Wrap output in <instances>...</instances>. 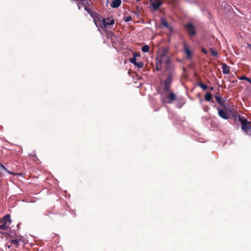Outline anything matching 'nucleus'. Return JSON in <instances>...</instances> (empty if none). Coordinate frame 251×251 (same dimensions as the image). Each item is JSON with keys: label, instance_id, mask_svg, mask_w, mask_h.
Instances as JSON below:
<instances>
[{"label": "nucleus", "instance_id": "nucleus-1", "mask_svg": "<svg viewBox=\"0 0 251 251\" xmlns=\"http://www.w3.org/2000/svg\"><path fill=\"white\" fill-rule=\"evenodd\" d=\"M241 123V128L248 135H251V123L247 121L246 119L242 118H239Z\"/></svg>", "mask_w": 251, "mask_h": 251}, {"label": "nucleus", "instance_id": "nucleus-2", "mask_svg": "<svg viewBox=\"0 0 251 251\" xmlns=\"http://www.w3.org/2000/svg\"><path fill=\"white\" fill-rule=\"evenodd\" d=\"M115 23V21L113 18L111 17H107L106 18H101V22L99 23L101 24L100 26L102 29L106 28L108 25H113Z\"/></svg>", "mask_w": 251, "mask_h": 251}, {"label": "nucleus", "instance_id": "nucleus-3", "mask_svg": "<svg viewBox=\"0 0 251 251\" xmlns=\"http://www.w3.org/2000/svg\"><path fill=\"white\" fill-rule=\"evenodd\" d=\"M11 223V220L9 215L5 216L3 218L2 223L0 225V229L6 230L8 227Z\"/></svg>", "mask_w": 251, "mask_h": 251}, {"label": "nucleus", "instance_id": "nucleus-4", "mask_svg": "<svg viewBox=\"0 0 251 251\" xmlns=\"http://www.w3.org/2000/svg\"><path fill=\"white\" fill-rule=\"evenodd\" d=\"M173 80V75L170 74L164 81V89L165 91H169Z\"/></svg>", "mask_w": 251, "mask_h": 251}, {"label": "nucleus", "instance_id": "nucleus-5", "mask_svg": "<svg viewBox=\"0 0 251 251\" xmlns=\"http://www.w3.org/2000/svg\"><path fill=\"white\" fill-rule=\"evenodd\" d=\"M90 16L94 19V23L96 26L99 24L100 22H101L102 17L97 12L92 11L90 12Z\"/></svg>", "mask_w": 251, "mask_h": 251}, {"label": "nucleus", "instance_id": "nucleus-6", "mask_svg": "<svg viewBox=\"0 0 251 251\" xmlns=\"http://www.w3.org/2000/svg\"><path fill=\"white\" fill-rule=\"evenodd\" d=\"M218 115L220 117L224 119H228L230 117V114L226 110L221 108H218Z\"/></svg>", "mask_w": 251, "mask_h": 251}, {"label": "nucleus", "instance_id": "nucleus-7", "mask_svg": "<svg viewBox=\"0 0 251 251\" xmlns=\"http://www.w3.org/2000/svg\"><path fill=\"white\" fill-rule=\"evenodd\" d=\"M176 99V96L173 93H170L167 98H162V100L164 103H171L172 101Z\"/></svg>", "mask_w": 251, "mask_h": 251}, {"label": "nucleus", "instance_id": "nucleus-8", "mask_svg": "<svg viewBox=\"0 0 251 251\" xmlns=\"http://www.w3.org/2000/svg\"><path fill=\"white\" fill-rule=\"evenodd\" d=\"M185 27L190 34H191V35H194L195 34L196 31L195 29V27L192 24L189 23L186 25Z\"/></svg>", "mask_w": 251, "mask_h": 251}, {"label": "nucleus", "instance_id": "nucleus-9", "mask_svg": "<svg viewBox=\"0 0 251 251\" xmlns=\"http://www.w3.org/2000/svg\"><path fill=\"white\" fill-rule=\"evenodd\" d=\"M163 0H154L151 4L154 9H158L162 4Z\"/></svg>", "mask_w": 251, "mask_h": 251}, {"label": "nucleus", "instance_id": "nucleus-10", "mask_svg": "<svg viewBox=\"0 0 251 251\" xmlns=\"http://www.w3.org/2000/svg\"><path fill=\"white\" fill-rule=\"evenodd\" d=\"M121 4V0H113L111 4V7L113 8H117Z\"/></svg>", "mask_w": 251, "mask_h": 251}, {"label": "nucleus", "instance_id": "nucleus-11", "mask_svg": "<svg viewBox=\"0 0 251 251\" xmlns=\"http://www.w3.org/2000/svg\"><path fill=\"white\" fill-rule=\"evenodd\" d=\"M161 24L163 26L168 28L171 31H172V28L169 25L165 19L162 18L161 19Z\"/></svg>", "mask_w": 251, "mask_h": 251}, {"label": "nucleus", "instance_id": "nucleus-12", "mask_svg": "<svg viewBox=\"0 0 251 251\" xmlns=\"http://www.w3.org/2000/svg\"><path fill=\"white\" fill-rule=\"evenodd\" d=\"M183 47L184 51L187 55V57L188 58H190L191 57V52L189 48L186 44L184 45Z\"/></svg>", "mask_w": 251, "mask_h": 251}, {"label": "nucleus", "instance_id": "nucleus-13", "mask_svg": "<svg viewBox=\"0 0 251 251\" xmlns=\"http://www.w3.org/2000/svg\"><path fill=\"white\" fill-rule=\"evenodd\" d=\"M222 71L224 74H228L230 72L228 66L225 63L222 65Z\"/></svg>", "mask_w": 251, "mask_h": 251}, {"label": "nucleus", "instance_id": "nucleus-14", "mask_svg": "<svg viewBox=\"0 0 251 251\" xmlns=\"http://www.w3.org/2000/svg\"><path fill=\"white\" fill-rule=\"evenodd\" d=\"M204 98L206 100L210 101L212 98V97L211 94H210L209 93H207L205 94Z\"/></svg>", "mask_w": 251, "mask_h": 251}, {"label": "nucleus", "instance_id": "nucleus-15", "mask_svg": "<svg viewBox=\"0 0 251 251\" xmlns=\"http://www.w3.org/2000/svg\"><path fill=\"white\" fill-rule=\"evenodd\" d=\"M0 167L3 169L4 171H5L6 172H7L8 174H11V175H17V174H14L11 172H9L5 167V166H4L2 164H1V163H0Z\"/></svg>", "mask_w": 251, "mask_h": 251}, {"label": "nucleus", "instance_id": "nucleus-16", "mask_svg": "<svg viewBox=\"0 0 251 251\" xmlns=\"http://www.w3.org/2000/svg\"><path fill=\"white\" fill-rule=\"evenodd\" d=\"M150 47L148 45L144 46L142 48V51L144 52H147L149 51Z\"/></svg>", "mask_w": 251, "mask_h": 251}, {"label": "nucleus", "instance_id": "nucleus-17", "mask_svg": "<svg viewBox=\"0 0 251 251\" xmlns=\"http://www.w3.org/2000/svg\"><path fill=\"white\" fill-rule=\"evenodd\" d=\"M11 243L14 245L16 246L17 247H18L19 243V240L15 239V240H12L11 241Z\"/></svg>", "mask_w": 251, "mask_h": 251}, {"label": "nucleus", "instance_id": "nucleus-18", "mask_svg": "<svg viewBox=\"0 0 251 251\" xmlns=\"http://www.w3.org/2000/svg\"><path fill=\"white\" fill-rule=\"evenodd\" d=\"M240 79L241 80H247L250 83H251V79H250V78H248L246 76H241V77L240 78Z\"/></svg>", "mask_w": 251, "mask_h": 251}, {"label": "nucleus", "instance_id": "nucleus-19", "mask_svg": "<svg viewBox=\"0 0 251 251\" xmlns=\"http://www.w3.org/2000/svg\"><path fill=\"white\" fill-rule=\"evenodd\" d=\"M84 6V9L85 10L89 13L90 14V12H91V9L86 5V4L85 3H84L83 2V4Z\"/></svg>", "mask_w": 251, "mask_h": 251}, {"label": "nucleus", "instance_id": "nucleus-20", "mask_svg": "<svg viewBox=\"0 0 251 251\" xmlns=\"http://www.w3.org/2000/svg\"><path fill=\"white\" fill-rule=\"evenodd\" d=\"M161 69V66L160 63H157L156 64V70L157 71H160Z\"/></svg>", "mask_w": 251, "mask_h": 251}, {"label": "nucleus", "instance_id": "nucleus-21", "mask_svg": "<svg viewBox=\"0 0 251 251\" xmlns=\"http://www.w3.org/2000/svg\"><path fill=\"white\" fill-rule=\"evenodd\" d=\"M210 52L213 56H216L218 55L217 51L214 50L212 49H210Z\"/></svg>", "mask_w": 251, "mask_h": 251}, {"label": "nucleus", "instance_id": "nucleus-22", "mask_svg": "<svg viewBox=\"0 0 251 251\" xmlns=\"http://www.w3.org/2000/svg\"><path fill=\"white\" fill-rule=\"evenodd\" d=\"M134 65L137 66L138 68H141L143 67V64L142 62L137 63L136 62Z\"/></svg>", "mask_w": 251, "mask_h": 251}, {"label": "nucleus", "instance_id": "nucleus-23", "mask_svg": "<svg viewBox=\"0 0 251 251\" xmlns=\"http://www.w3.org/2000/svg\"><path fill=\"white\" fill-rule=\"evenodd\" d=\"M200 86L202 89L205 90L207 88V86L204 84L201 83L200 85Z\"/></svg>", "mask_w": 251, "mask_h": 251}, {"label": "nucleus", "instance_id": "nucleus-24", "mask_svg": "<svg viewBox=\"0 0 251 251\" xmlns=\"http://www.w3.org/2000/svg\"><path fill=\"white\" fill-rule=\"evenodd\" d=\"M131 20V17L130 16H127L125 18L126 22H129Z\"/></svg>", "mask_w": 251, "mask_h": 251}, {"label": "nucleus", "instance_id": "nucleus-25", "mask_svg": "<svg viewBox=\"0 0 251 251\" xmlns=\"http://www.w3.org/2000/svg\"><path fill=\"white\" fill-rule=\"evenodd\" d=\"M130 61L131 63H133L134 64L136 63V58L133 57V58H131L130 59Z\"/></svg>", "mask_w": 251, "mask_h": 251}, {"label": "nucleus", "instance_id": "nucleus-26", "mask_svg": "<svg viewBox=\"0 0 251 251\" xmlns=\"http://www.w3.org/2000/svg\"><path fill=\"white\" fill-rule=\"evenodd\" d=\"M201 50H202V51L204 53H205V54H207V51H206V50L205 49H204V48H202V49H201Z\"/></svg>", "mask_w": 251, "mask_h": 251}, {"label": "nucleus", "instance_id": "nucleus-27", "mask_svg": "<svg viewBox=\"0 0 251 251\" xmlns=\"http://www.w3.org/2000/svg\"><path fill=\"white\" fill-rule=\"evenodd\" d=\"M216 99L217 100V101L220 103V99L218 97H216Z\"/></svg>", "mask_w": 251, "mask_h": 251}, {"label": "nucleus", "instance_id": "nucleus-28", "mask_svg": "<svg viewBox=\"0 0 251 251\" xmlns=\"http://www.w3.org/2000/svg\"><path fill=\"white\" fill-rule=\"evenodd\" d=\"M137 1H139L140 0H136Z\"/></svg>", "mask_w": 251, "mask_h": 251}]
</instances>
